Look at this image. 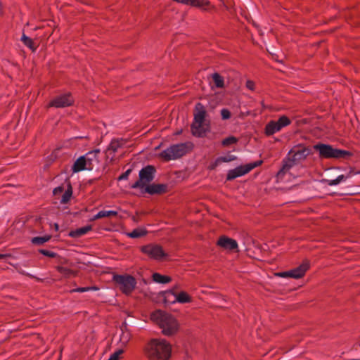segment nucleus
<instances>
[{
    "label": "nucleus",
    "instance_id": "obj_1",
    "mask_svg": "<svg viewBox=\"0 0 360 360\" xmlns=\"http://www.w3.org/2000/svg\"><path fill=\"white\" fill-rule=\"evenodd\" d=\"M143 352L148 360H169L172 345L165 339L153 338L145 345Z\"/></svg>",
    "mask_w": 360,
    "mask_h": 360
},
{
    "label": "nucleus",
    "instance_id": "obj_2",
    "mask_svg": "<svg viewBox=\"0 0 360 360\" xmlns=\"http://www.w3.org/2000/svg\"><path fill=\"white\" fill-rule=\"evenodd\" d=\"M310 149L302 145L295 146L283 160L282 167L277 172L276 178L281 179L293 166L304 161L310 154Z\"/></svg>",
    "mask_w": 360,
    "mask_h": 360
},
{
    "label": "nucleus",
    "instance_id": "obj_3",
    "mask_svg": "<svg viewBox=\"0 0 360 360\" xmlns=\"http://www.w3.org/2000/svg\"><path fill=\"white\" fill-rule=\"evenodd\" d=\"M150 319L162 329L163 335L169 336L175 334L179 329V324L176 319L161 310H157L150 315Z\"/></svg>",
    "mask_w": 360,
    "mask_h": 360
},
{
    "label": "nucleus",
    "instance_id": "obj_4",
    "mask_svg": "<svg viewBox=\"0 0 360 360\" xmlns=\"http://www.w3.org/2000/svg\"><path fill=\"white\" fill-rule=\"evenodd\" d=\"M206 110L204 105L200 103H196L195 106L194 120L191 124V131L193 135L202 137L204 136L207 131V128L203 124L205 119Z\"/></svg>",
    "mask_w": 360,
    "mask_h": 360
},
{
    "label": "nucleus",
    "instance_id": "obj_5",
    "mask_svg": "<svg viewBox=\"0 0 360 360\" xmlns=\"http://www.w3.org/2000/svg\"><path fill=\"white\" fill-rule=\"evenodd\" d=\"M193 143L191 142L174 144L164 150L160 156L165 161L179 158L193 149Z\"/></svg>",
    "mask_w": 360,
    "mask_h": 360
},
{
    "label": "nucleus",
    "instance_id": "obj_6",
    "mask_svg": "<svg viewBox=\"0 0 360 360\" xmlns=\"http://www.w3.org/2000/svg\"><path fill=\"white\" fill-rule=\"evenodd\" d=\"M314 148L319 152L321 158H342L351 155V153L347 150L334 148L328 144H316Z\"/></svg>",
    "mask_w": 360,
    "mask_h": 360
},
{
    "label": "nucleus",
    "instance_id": "obj_7",
    "mask_svg": "<svg viewBox=\"0 0 360 360\" xmlns=\"http://www.w3.org/2000/svg\"><path fill=\"white\" fill-rule=\"evenodd\" d=\"M155 174V169L152 165H147L142 168L139 173V179L131 186V188H146V187L153 180Z\"/></svg>",
    "mask_w": 360,
    "mask_h": 360
},
{
    "label": "nucleus",
    "instance_id": "obj_8",
    "mask_svg": "<svg viewBox=\"0 0 360 360\" xmlns=\"http://www.w3.org/2000/svg\"><path fill=\"white\" fill-rule=\"evenodd\" d=\"M112 281L118 285L120 290L126 295H129L134 290L136 281L130 275H118L112 276Z\"/></svg>",
    "mask_w": 360,
    "mask_h": 360
},
{
    "label": "nucleus",
    "instance_id": "obj_9",
    "mask_svg": "<svg viewBox=\"0 0 360 360\" xmlns=\"http://www.w3.org/2000/svg\"><path fill=\"white\" fill-rule=\"evenodd\" d=\"M262 163V160L256 161L255 162L249 163L245 165L238 166L233 169H230L226 175V180L231 181L237 177L242 176L249 173L254 168L261 165Z\"/></svg>",
    "mask_w": 360,
    "mask_h": 360
},
{
    "label": "nucleus",
    "instance_id": "obj_10",
    "mask_svg": "<svg viewBox=\"0 0 360 360\" xmlns=\"http://www.w3.org/2000/svg\"><path fill=\"white\" fill-rule=\"evenodd\" d=\"M290 120L285 115L281 116L277 121H270L266 124L264 132L266 136H271L281 131L283 127L290 125Z\"/></svg>",
    "mask_w": 360,
    "mask_h": 360
},
{
    "label": "nucleus",
    "instance_id": "obj_11",
    "mask_svg": "<svg viewBox=\"0 0 360 360\" xmlns=\"http://www.w3.org/2000/svg\"><path fill=\"white\" fill-rule=\"evenodd\" d=\"M63 193V194L61 197L60 203L65 204L70 201L72 195V188L71 183L68 179H66L63 184L55 188L53 191V194L56 198H58Z\"/></svg>",
    "mask_w": 360,
    "mask_h": 360
},
{
    "label": "nucleus",
    "instance_id": "obj_12",
    "mask_svg": "<svg viewBox=\"0 0 360 360\" xmlns=\"http://www.w3.org/2000/svg\"><path fill=\"white\" fill-rule=\"evenodd\" d=\"M141 251L148 257L155 260H162L167 256L162 248L155 244H148L141 248Z\"/></svg>",
    "mask_w": 360,
    "mask_h": 360
},
{
    "label": "nucleus",
    "instance_id": "obj_13",
    "mask_svg": "<svg viewBox=\"0 0 360 360\" xmlns=\"http://www.w3.org/2000/svg\"><path fill=\"white\" fill-rule=\"evenodd\" d=\"M73 103L74 99L72 95L68 93L55 97L50 101L49 107H54L56 108H65L72 105Z\"/></svg>",
    "mask_w": 360,
    "mask_h": 360
},
{
    "label": "nucleus",
    "instance_id": "obj_14",
    "mask_svg": "<svg viewBox=\"0 0 360 360\" xmlns=\"http://www.w3.org/2000/svg\"><path fill=\"white\" fill-rule=\"evenodd\" d=\"M217 245L224 250L238 252L237 241L226 236H221L219 238Z\"/></svg>",
    "mask_w": 360,
    "mask_h": 360
},
{
    "label": "nucleus",
    "instance_id": "obj_15",
    "mask_svg": "<svg viewBox=\"0 0 360 360\" xmlns=\"http://www.w3.org/2000/svg\"><path fill=\"white\" fill-rule=\"evenodd\" d=\"M100 149H95L88 152L87 153H86L85 155H83L88 165V170L93 169L94 166L98 164V154L100 153Z\"/></svg>",
    "mask_w": 360,
    "mask_h": 360
},
{
    "label": "nucleus",
    "instance_id": "obj_16",
    "mask_svg": "<svg viewBox=\"0 0 360 360\" xmlns=\"http://www.w3.org/2000/svg\"><path fill=\"white\" fill-rule=\"evenodd\" d=\"M309 266L310 264L308 260L303 261L299 266L290 270V278L297 279L303 277L307 271L309 269Z\"/></svg>",
    "mask_w": 360,
    "mask_h": 360
},
{
    "label": "nucleus",
    "instance_id": "obj_17",
    "mask_svg": "<svg viewBox=\"0 0 360 360\" xmlns=\"http://www.w3.org/2000/svg\"><path fill=\"white\" fill-rule=\"evenodd\" d=\"M170 296L175 297V300L172 302H178L179 303H189L192 301L191 297L184 291H181L176 295L172 291L165 292V299L169 298Z\"/></svg>",
    "mask_w": 360,
    "mask_h": 360
},
{
    "label": "nucleus",
    "instance_id": "obj_18",
    "mask_svg": "<svg viewBox=\"0 0 360 360\" xmlns=\"http://www.w3.org/2000/svg\"><path fill=\"white\" fill-rule=\"evenodd\" d=\"M145 191L149 194H162L167 191V186L166 184H150L145 188Z\"/></svg>",
    "mask_w": 360,
    "mask_h": 360
},
{
    "label": "nucleus",
    "instance_id": "obj_19",
    "mask_svg": "<svg viewBox=\"0 0 360 360\" xmlns=\"http://www.w3.org/2000/svg\"><path fill=\"white\" fill-rule=\"evenodd\" d=\"M84 169L88 170V165L86 164L85 158L83 156H81L78 159H77L75 163L73 164L72 170L74 173H76Z\"/></svg>",
    "mask_w": 360,
    "mask_h": 360
},
{
    "label": "nucleus",
    "instance_id": "obj_20",
    "mask_svg": "<svg viewBox=\"0 0 360 360\" xmlns=\"http://www.w3.org/2000/svg\"><path fill=\"white\" fill-rule=\"evenodd\" d=\"M92 229V226L91 225H88L86 226H83L75 230H72L70 231L69 236L72 238H79Z\"/></svg>",
    "mask_w": 360,
    "mask_h": 360
},
{
    "label": "nucleus",
    "instance_id": "obj_21",
    "mask_svg": "<svg viewBox=\"0 0 360 360\" xmlns=\"http://www.w3.org/2000/svg\"><path fill=\"white\" fill-rule=\"evenodd\" d=\"M127 143L122 139H112L108 147V151H112L113 153L117 151V150L122 147Z\"/></svg>",
    "mask_w": 360,
    "mask_h": 360
},
{
    "label": "nucleus",
    "instance_id": "obj_22",
    "mask_svg": "<svg viewBox=\"0 0 360 360\" xmlns=\"http://www.w3.org/2000/svg\"><path fill=\"white\" fill-rule=\"evenodd\" d=\"M117 212L114 210H101L93 217L91 220L94 221L103 217H109L112 216H117Z\"/></svg>",
    "mask_w": 360,
    "mask_h": 360
},
{
    "label": "nucleus",
    "instance_id": "obj_23",
    "mask_svg": "<svg viewBox=\"0 0 360 360\" xmlns=\"http://www.w3.org/2000/svg\"><path fill=\"white\" fill-rule=\"evenodd\" d=\"M153 281L158 283H168L172 281V278L168 276H164L159 273H154L152 276Z\"/></svg>",
    "mask_w": 360,
    "mask_h": 360
},
{
    "label": "nucleus",
    "instance_id": "obj_24",
    "mask_svg": "<svg viewBox=\"0 0 360 360\" xmlns=\"http://www.w3.org/2000/svg\"><path fill=\"white\" fill-rule=\"evenodd\" d=\"M21 41H22L25 46L28 47L33 52H34L37 50V46L34 45L33 40L30 37L26 36L24 33L21 37Z\"/></svg>",
    "mask_w": 360,
    "mask_h": 360
},
{
    "label": "nucleus",
    "instance_id": "obj_25",
    "mask_svg": "<svg viewBox=\"0 0 360 360\" xmlns=\"http://www.w3.org/2000/svg\"><path fill=\"white\" fill-rule=\"evenodd\" d=\"M211 77L217 88H223L224 86V79L222 76L219 73L214 72L211 75Z\"/></svg>",
    "mask_w": 360,
    "mask_h": 360
},
{
    "label": "nucleus",
    "instance_id": "obj_26",
    "mask_svg": "<svg viewBox=\"0 0 360 360\" xmlns=\"http://www.w3.org/2000/svg\"><path fill=\"white\" fill-rule=\"evenodd\" d=\"M57 271L63 274L65 277L69 278L71 276H76V272L70 268H67L62 266H56Z\"/></svg>",
    "mask_w": 360,
    "mask_h": 360
},
{
    "label": "nucleus",
    "instance_id": "obj_27",
    "mask_svg": "<svg viewBox=\"0 0 360 360\" xmlns=\"http://www.w3.org/2000/svg\"><path fill=\"white\" fill-rule=\"evenodd\" d=\"M147 234V231L144 229H136L127 235L131 238H136L144 236Z\"/></svg>",
    "mask_w": 360,
    "mask_h": 360
},
{
    "label": "nucleus",
    "instance_id": "obj_28",
    "mask_svg": "<svg viewBox=\"0 0 360 360\" xmlns=\"http://www.w3.org/2000/svg\"><path fill=\"white\" fill-rule=\"evenodd\" d=\"M131 339V334L127 330H122L120 340L122 346L125 347Z\"/></svg>",
    "mask_w": 360,
    "mask_h": 360
},
{
    "label": "nucleus",
    "instance_id": "obj_29",
    "mask_svg": "<svg viewBox=\"0 0 360 360\" xmlns=\"http://www.w3.org/2000/svg\"><path fill=\"white\" fill-rule=\"evenodd\" d=\"M51 236H44L41 237H34L32 239V243L35 245H42L51 239Z\"/></svg>",
    "mask_w": 360,
    "mask_h": 360
},
{
    "label": "nucleus",
    "instance_id": "obj_30",
    "mask_svg": "<svg viewBox=\"0 0 360 360\" xmlns=\"http://www.w3.org/2000/svg\"><path fill=\"white\" fill-rule=\"evenodd\" d=\"M237 141H238V139L235 136H229V137H227V138H226V139L222 140L221 144L224 146H230L231 144L236 143Z\"/></svg>",
    "mask_w": 360,
    "mask_h": 360
},
{
    "label": "nucleus",
    "instance_id": "obj_31",
    "mask_svg": "<svg viewBox=\"0 0 360 360\" xmlns=\"http://www.w3.org/2000/svg\"><path fill=\"white\" fill-rule=\"evenodd\" d=\"M13 267L17 270V271L22 274V275H24V276H28L30 278H36L37 280H39V278H36L34 276L29 274V273H27L25 272V271H23L20 267V265L18 264H13Z\"/></svg>",
    "mask_w": 360,
    "mask_h": 360
},
{
    "label": "nucleus",
    "instance_id": "obj_32",
    "mask_svg": "<svg viewBox=\"0 0 360 360\" xmlns=\"http://www.w3.org/2000/svg\"><path fill=\"white\" fill-rule=\"evenodd\" d=\"M220 160L221 164L222 162H229L231 161H233L236 159V157L233 155H228L226 156H221L218 158Z\"/></svg>",
    "mask_w": 360,
    "mask_h": 360
},
{
    "label": "nucleus",
    "instance_id": "obj_33",
    "mask_svg": "<svg viewBox=\"0 0 360 360\" xmlns=\"http://www.w3.org/2000/svg\"><path fill=\"white\" fill-rule=\"evenodd\" d=\"M91 290H96V288H95V287L77 288L71 290L70 292H84L89 291Z\"/></svg>",
    "mask_w": 360,
    "mask_h": 360
},
{
    "label": "nucleus",
    "instance_id": "obj_34",
    "mask_svg": "<svg viewBox=\"0 0 360 360\" xmlns=\"http://www.w3.org/2000/svg\"><path fill=\"white\" fill-rule=\"evenodd\" d=\"M124 350L122 349H120L115 352H113L109 357L108 360H118L121 354H122Z\"/></svg>",
    "mask_w": 360,
    "mask_h": 360
},
{
    "label": "nucleus",
    "instance_id": "obj_35",
    "mask_svg": "<svg viewBox=\"0 0 360 360\" xmlns=\"http://www.w3.org/2000/svg\"><path fill=\"white\" fill-rule=\"evenodd\" d=\"M221 116L223 120H228L231 117V112L226 108H223L221 110Z\"/></svg>",
    "mask_w": 360,
    "mask_h": 360
},
{
    "label": "nucleus",
    "instance_id": "obj_36",
    "mask_svg": "<svg viewBox=\"0 0 360 360\" xmlns=\"http://www.w3.org/2000/svg\"><path fill=\"white\" fill-rule=\"evenodd\" d=\"M354 174V172L351 170L349 172V173L348 174V175H347V176H345L343 174L339 175L336 179H337V180L338 181V182L340 184V182H342V181L345 180L346 179H347L349 177H351Z\"/></svg>",
    "mask_w": 360,
    "mask_h": 360
},
{
    "label": "nucleus",
    "instance_id": "obj_37",
    "mask_svg": "<svg viewBox=\"0 0 360 360\" xmlns=\"http://www.w3.org/2000/svg\"><path fill=\"white\" fill-rule=\"evenodd\" d=\"M221 164L219 159L217 158L213 162H212L209 166L208 169L210 170L215 169L219 165Z\"/></svg>",
    "mask_w": 360,
    "mask_h": 360
},
{
    "label": "nucleus",
    "instance_id": "obj_38",
    "mask_svg": "<svg viewBox=\"0 0 360 360\" xmlns=\"http://www.w3.org/2000/svg\"><path fill=\"white\" fill-rule=\"evenodd\" d=\"M39 252L41 254H42L43 255H45V256H47V257H55L56 254L53 252H51V251H49V250H39Z\"/></svg>",
    "mask_w": 360,
    "mask_h": 360
},
{
    "label": "nucleus",
    "instance_id": "obj_39",
    "mask_svg": "<svg viewBox=\"0 0 360 360\" xmlns=\"http://www.w3.org/2000/svg\"><path fill=\"white\" fill-rule=\"evenodd\" d=\"M131 172V169H127L125 172H124L123 174H122L119 177H118V180L119 181H121V180H125V179H128V176L130 174V173Z\"/></svg>",
    "mask_w": 360,
    "mask_h": 360
},
{
    "label": "nucleus",
    "instance_id": "obj_40",
    "mask_svg": "<svg viewBox=\"0 0 360 360\" xmlns=\"http://www.w3.org/2000/svg\"><path fill=\"white\" fill-rule=\"evenodd\" d=\"M245 86L246 87L251 90V91H254L255 90V84L253 81L252 80H248L246 82V84H245Z\"/></svg>",
    "mask_w": 360,
    "mask_h": 360
},
{
    "label": "nucleus",
    "instance_id": "obj_41",
    "mask_svg": "<svg viewBox=\"0 0 360 360\" xmlns=\"http://www.w3.org/2000/svg\"><path fill=\"white\" fill-rule=\"evenodd\" d=\"M276 276H277L278 277H282V278L290 277V271H287L278 272V273L276 274Z\"/></svg>",
    "mask_w": 360,
    "mask_h": 360
},
{
    "label": "nucleus",
    "instance_id": "obj_42",
    "mask_svg": "<svg viewBox=\"0 0 360 360\" xmlns=\"http://www.w3.org/2000/svg\"><path fill=\"white\" fill-rule=\"evenodd\" d=\"M324 182H326L328 186H335V185H338L339 184L338 181L337 180V179H325L324 180Z\"/></svg>",
    "mask_w": 360,
    "mask_h": 360
},
{
    "label": "nucleus",
    "instance_id": "obj_43",
    "mask_svg": "<svg viewBox=\"0 0 360 360\" xmlns=\"http://www.w3.org/2000/svg\"><path fill=\"white\" fill-rule=\"evenodd\" d=\"M10 257H11L10 254H0V259Z\"/></svg>",
    "mask_w": 360,
    "mask_h": 360
},
{
    "label": "nucleus",
    "instance_id": "obj_44",
    "mask_svg": "<svg viewBox=\"0 0 360 360\" xmlns=\"http://www.w3.org/2000/svg\"><path fill=\"white\" fill-rule=\"evenodd\" d=\"M53 227H54V229H55V231H58V229H59V226H58V224L57 223H55V224H53Z\"/></svg>",
    "mask_w": 360,
    "mask_h": 360
},
{
    "label": "nucleus",
    "instance_id": "obj_45",
    "mask_svg": "<svg viewBox=\"0 0 360 360\" xmlns=\"http://www.w3.org/2000/svg\"><path fill=\"white\" fill-rule=\"evenodd\" d=\"M3 14V6H2V3L1 1H0V16Z\"/></svg>",
    "mask_w": 360,
    "mask_h": 360
}]
</instances>
